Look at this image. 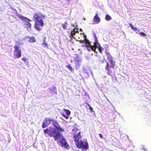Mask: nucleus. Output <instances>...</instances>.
<instances>
[{
	"label": "nucleus",
	"instance_id": "f257e3e1",
	"mask_svg": "<svg viewBox=\"0 0 151 151\" xmlns=\"http://www.w3.org/2000/svg\"><path fill=\"white\" fill-rule=\"evenodd\" d=\"M51 122H52V124L55 128L52 131H51L48 128H47L44 130V132L45 134L48 133L50 137H53L54 140L57 141L62 136V134H60V131L64 132V128L60 126L56 120L52 119Z\"/></svg>",
	"mask_w": 151,
	"mask_h": 151
},
{
	"label": "nucleus",
	"instance_id": "f03ea898",
	"mask_svg": "<svg viewBox=\"0 0 151 151\" xmlns=\"http://www.w3.org/2000/svg\"><path fill=\"white\" fill-rule=\"evenodd\" d=\"M45 15L40 12H37L34 14L33 19L35 22V26L37 30L39 31L42 29L44 24L42 19H45Z\"/></svg>",
	"mask_w": 151,
	"mask_h": 151
},
{
	"label": "nucleus",
	"instance_id": "7ed1b4c3",
	"mask_svg": "<svg viewBox=\"0 0 151 151\" xmlns=\"http://www.w3.org/2000/svg\"><path fill=\"white\" fill-rule=\"evenodd\" d=\"M13 10L14 13L16 14V16H18L20 19L25 22L24 25L27 28V30H30L31 28V24L29 22L31 20L27 17H24L19 14L16 9H13Z\"/></svg>",
	"mask_w": 151,
	"mask_h": 151
},
{
	"label": "nucleus",
	"instance_id": "20e7f679",
	"mask_svg": "<svg viewBox=\"0 0 151 151\" xmlns=\"http://www.w3.org/2000/svg\"><path fill=\"white\" fill-rule=\"evenodd\" d=\"M106 54L108 60L110 63V65H109L108 63L107 62L106 65L105 66V69L109 72L110 71L111 68H114V67L115 65V62L112 60V57L109 52H106Z\"/></svg>",
	"mask_w": 151,
	"mask_h": 151
},
{
	"label": "nucleus",
	"instance_id": "39448f33",
	"mask_svg": "<svg viewBox=\"0 0 151 151\" xmlns=\"http://www.w3.org/2000/svg\"><path fill=\"white\" fill-rule=\"evenodd\" d=\"M78 149H87L88 147V144L87 142H83L81 140L75 143Z\"/></svg>",
	"mask_w": 151,
	"mask_h": 151
},
{
	"label": "nucleus",
	"instance_id": "423d86ee",
	"mask_svg": "<svg viewBox=\"0 0 151 151\" xmlns=\"http://www.w3.org/2000/svg\"><path fill=\"white\" fill-rule=\"evenodd\" d=\"M85 36L84 34H77L76 35V37L78 41L82 43L85 42L89 44L88 41L84 38Z\"/></svg>",
	"mask_w": 151,
	"mask_h": 151
},
{
	"label": "nucleus",
	"instance_id": "0eeeda50",
	"mask_svg": "<svg viewBox=\"0 0 151 151\" xmlns=\"http://www.w3.org/2000/svg\"><path fill=\"white\" fill-rule=\"evenodd\" d=\"M14 55L16 58H19L21 57V50L19 47L17 45L14 46Z\"/></svg>",
	"mask_w": 151,
	"mask_h": 151
},
{
	"label": "nucleus",
	"instance_id": "6e6552de",
	"mask_svg": "<svg viewBox=\"0 0 151 151\" xmlns=\"http://www.w3.org/2000/svg\"><path fill=\"white\" fill-rule=\"evenodd\" d=\"M75 67L77 69L79 68L81 66V60L77 54H76V56L74 58Z\"/></svg>",
	"mask_w": 151,
	"mask_h": 151
},
{
	"label": "nucleus",
	"instance_id": "1a4fd4ad",
	"mask_svg": "<svg viewBox=\"0 0 151 151\" xmlns=\"http://www.w3.org/2000/svg\"><path fill=\"white\" fill-rule=\"evenodd\" d=\"M62 137V135L61 137L59 142L60 143L62 147H63L67 149H68L69 148V145L67 143L65 139L63 137Z\"/></svg>",
	"mask_w": 151,
	"mask_h": 151
},
{
	"label": "nucleus",
	"instance_id": "9d476101",
	"mask_svg": "<svg viewBox=\"0 0 151 151\" xmlns=\"http://www.w3.org/2000/svg\"><path fill=\"white\" fill-rule=\"evenodd\" d=\"M52 119L50 118H46L45 119L42 125V127L44 128L50 125Z\"/></svg>",
	"mask_w": 151,
	"mask_h": 151
},
{
	"label": "nucleus",
	"instance_id": "9b49d317",
	"mask_svg": "<svg viewBox=\"0 0 151 151\" xmlns=\"http://www.w3.org/2000/svg\"><path fill=\"white\" fill-rule=\"evenodd\" d=\"M101 21V19L98 16V14L96 12L95 15L93 18V24H97L99 23Z\"/></svg>",
	"mask_w": 151,
	"mask_h": 151
},
{
	"label": "nucleus",
	"instance_id": "f8f14e48",
	"mask_svg": "<svg viewBox=\"0 0 151 151\" xmlns=\"http://www.w3.org/2000/svg\"><path fill=\"white\" fill-rule=\"evenodd\" d=\"M81 132H79L77 134H75L73 136V140L75 142V143H77L79 141L80 139H81Z\"/></svg>",
	"mask_w": 151,
	"mask_h": 151
},
{
	"label": "nucleus",
	"instance_id": "ddd939ff",
	"mask_svg": "<svg viewBox=\"0 0 151 151\" xmlns=\"http://www.w3.org/2000/svg\"><path fill=\"white\" fill-rule=\"evenodd\" d=\"M67 115H65L64 114H62V115L66 119H68L69 118V116L71 114V112L69 110L64 109Z\"/></svg>",
	"mask_w": 151,
	"mask_h": 151
},
{
	"label": "nucleus",
	"instance_id": "4468645a",
	"mask_svg": "<svg viewBox=\"0 0 151 151\" xmlns=\"http://www.w3.org/2000/svg\"><path fill=\"white\" fill-rule=\"evenodd\" d=\"M49 89L51 93H55V94H57L56 88L55 86L52 85L50 87Z\"/></svg>",
	"mask_w": 151,
	"mask_h": 151
},
{
	"label": "nucleus",
	"instance_id": "2eb2a0df",
	"mask_svg": "<svg viewBox=\"0 0 151 151\" xmlns=\"http://www.w3.org/2000/svg\"><path fill=\"white\" fill-rule=\"evenodd\" d=\"M28 37L29 38V42L31 43H34L36 42L35 38L34 36H32L31 37Z\"/></svg>",
	"mask_w": 151,
	"mask_h": 151
},
{
	"label": "nucleus",
	"instance_id": "dca6fc26",
	"mask_svg": "<svg viewBox=\"0 0 151 151\" xmlns=\"http://www.w3.org/2000/svg\"><path fill=\"white\" fill-rule=\"evenodd\" d=\"M87 105L86 106V108L87 110H89L91 112L93 111V108L88 103H86Z\"/></svg>",
	"mask_w": 151,
	"mask_h": 151
},
{
	"label": "nucleus",
	"instance_id": "f3484780",
	"mask_svg": "<svg viewBox=\"0 0 151 151\" xmlns=\"http://www.w3.org/2000/svg\"><path fill=\"white\" fill-rule=\"evenodd\" d=\"M42 46L44 47H47L48 48V44L45 42V39H44L43 40V42L42 44Z\"/></svg>",
	"mask_w": 151,
	"mask_h": 151
},
{
	"label": "nucleus",
	"instance_id": "a211bd4d",
	"mask_svg": "<svg viewBox=\"0 0 151 151\" xmlns=\"http://www.w3.org/2000/svg\"><path fill=\"white\" fill-rule=\"evenodd\" d=\"M89 45L90 49H88V48H87V49L88 51H90L91 50H92L93 51L95 52V50H96V47L94 45L93 46H92L90 45V44H89L88 43H87Z\"/></svg>",
	"mask_w": 151,
	"mask_h": 151
},
{
	"label": "nucleus",
	"instance_id": "6ab92c4d",
	"mask_svg": "<svg viewBox=\"0 0 151 151\" xmlns=\"http://www.w3.org/2000/svg\"><path fill=\"white\" fill-rule=\"evenodd\" d=\"M77 32V31H76L75 29H73L72 30L71 32L70 35H71L73 37V36L76 34Z\"/></svg>",
	"mask_w": 151,
	"mask_h": 151
},
{
	"label": "nucleus",
	"instance_id": "aec40b11",
	"mask_svg": "<svg viewBox=\"0 0 151 151\" xmlns=\"http://www.w3.org/2000/svg\"><path fill=\"white\" fill-rule=\"evenodd\" d=\"M66 67L69 69L70 71L72 72L73 70V69L70 66V64H68V65H66Z\"/></svg>",
	"mask_w": 151,
	"mask_h": 151
},
{
	"label": "nucleus",
	"instance_id": "412c9836",
	"mask_svg": "<svg viewBox=\"0 0 151 151\" xmlns=\"http://www.w3.org/2000/svg\"><path fill=\"white\" fill-rule=\"evenodd\" d=\"M94 46H95V47L98 48L99 47H100V45L98 42V41H95V43L94 44Z\"/></svg>",
	"mask_w": 151,
	"mask_h": 151
},
{
	"label": "nucleus",
	"instance_id": "4be33fe9",
	"mask_svg": "<svg viewBox=\"0 0 151 151\" xmlns=\"http://www.w3.org/2000/svg\"><path fill=\"white\" fill-rule=\"evenodd\" d=\"M98 48L99 52L101 53H102L103 51L104 50V48L102 47L101 46L99 47Z\"/></svg>",
	"mask_w": 151,
	"mask_h": 151
},
{
	"label": "nucleus",
	"instance_id": "5701e85b",
	"mask_svg": "<svg viewBox=\"0 0 151 151\" xmlns=\"http://www.w3.org/2000/svg\"><path fill=\"white\" fill-rule=\"evenodd\" d=\"M105 19L107 21L111 19V17L108 14H107L105 16Z\"/></svg>",
	"mask_w": 151,
	"mask_h": 151
},
{
	"label": "nucleus",
	"instance_id": "b1692460",
	"mask_svg": "<svg viewBox=\"0 0 151 151\" xmlns=\"http://www.w3.org/2000/svg\"><path fill=\"white\" fill-rule=\"evenodd\" d=\"M67 23H65L64 24H62V27L64 29H67Z\"/></svg>",
	"mask_w": 151,
	"mask_h": 151
},
{
	"label": "nucleus",
	"instance_id": "393cba45",
	"mask_svg": "<svg viewBox=\"0 0 151 151\" xmlns=\"http://www.w3.org/2000/svg\"><path fill=\"white\" fill-rule=\"evenodd\" d=\"M129 25L130 26L131 28L134 31H136L137 29V28L136 27H134L130 23L129 24Z\"/></svg>",
	"mask_w": 151,
	"mask_h": 151
},
{
	"label": "nucleus",
	"instance_id": "a878e982",
	"mask_svg": "<svg viewBox=\"0 0 151 151\" xmlns=\"http://www.w3.org/2000/svg\"><path fill=\"white\" fill-rule=\"evenodd\" d=\"M93 35L95 39V41H96L97 42L98 41V40L96 34H94Z\"/></svg>",
	"mask_w": 151,
	"mask_h": 151
},
{
	"label": "nucleus",
	"instance_id": "bb28decb",
	"mask_svg": "<svg viewBox=\"0 0 151 151\" xmlns=\"http://www.w3.org/2000/svg\"><path fill=\"white\" fill-rule=\"evenodd\" d=\"M139 34L141 35V36H146V35L144 33H143V32H139Z\"/></svg>",
	"mask_w": 151,
	"mask_h": 151
},
{
	"label": "nucleus",
	"instance_id": "cd10ccee",
	"mask_svg": "<svg viewBox=\"0 0 151 151\" xmlns=\"http://www.w3.org/2000/svg\"><path fill=\"white\" fill-rule=\"evenodd\" d=\"M22 60L23 61H26L27 60V59L25 58H24V57H23L22 58Z\"/></svg>",
	"mask_w": 151,
	"mask_h": 151
},
{
	"label": "nucleus",
	"instance_id": "c85d7f7f",
	"mask_svg": "<svg viewBox=\"0 0 151 151\" xmlns=\"http://www.w3.org/2000/svg\"><path fill=\"white\" fill-rule=\"evenodd\" d=\"M99 135L101 138L103 139V137L101 134H99Z\"/></svg>",
	"mask_w": 151,
	"mask_h": 151
},
{
	"label": "nucleus",
	"instance_id": "c756f323",
	"mask_svg": "<svg viewBox=\"0 0 151 151\" xmlns=\"http://www.w3.org/2000/svg\"><path fill=\"white\" fill-rule=\"evenodd\" d=\"M142 150H143L144 151H147V149L145 148L144 147L142 148Z\"/></svg>",
	"mask_w": 151,
	"mask_h": 151
},
{
	"label": "nucleus",
	"instance_id": "7c9ffc66",
	"mask_svg": "<svg viewBox=\"0 0 151 151\" xmlns=\"http://www.w3.org/2000/svg\"><path fill=\"white\" fill-rule=\"evenodd\" d=\"M101 63H104V60H101Z\"/></svg>",
	"mask_w": 151,
	"mask_h": 151
},
{
	"label": "nucleus",
	"instance_id": "2f4dec72",
	"mask_svg": "<svg viewBox=\"0 0 151 151\" xmlns=\"http://www.w3.org/2000/svg\"><path fill=\"white\" fill-rule=\"evenodd\" d=\"M12 16L14 18H15V15H13Z\"/></svg>",
	"mask_w": 151,
	"mask_h": 151
},
{
	"label": "nucleus",
	"instance_id": "473e14b6",
	"mask_svg": "<svg viewBox=\"0 0 151 151\" xmlns=\"http://www.w3.org/2000/svg\"><path fill=\"white\" fill-rule=\"evenodd\" d=\"M90 47H88V49H90V48H89Z\"/></svg>",
	"mask_w": 151,
	"mask_h": 151
}]
</instances>
